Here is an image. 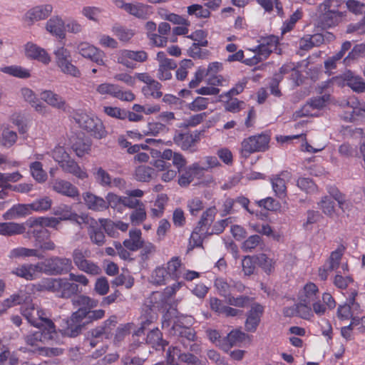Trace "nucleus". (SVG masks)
<instances>
[{
	"label": "nucleus",
	"mask_w": 365,
	"mask_h": 365,
	"mask_svg": "<svg viewBox=\"0 0 365 365\" xmlns=\"http://www.w3.org/2000/svg\"><path fill=\"white\" fill-rule=\"evenodd\" d=\"M153 173V168L146 165H140L135 170V178L138 181L148 182L151 179Z\"/></svg>",
	"instance_id": "53"
},
{
	"label": "nucleus",
	"mask_w": 365,
	"mask_h": 365,
	"mask_svg": "<svg viewBox=\"0 0 365 365\" xmlns=\"http://www.w3.org/2000/svg\"><path fill=\"white\" fill-rule=\"evenodd\" d=\"M11 273L26 280L34 279L30 264H23L12 269Z\"/></svg>",
	"instance_id": "49"
},
{
	"label": "nucleus",
	"mask_w": 365,
	"mask_h": 365,
	"mask_svg": "<svg viewBox=\"0 0 365 365\" xmlns=\"http://www.w3.org/2000/svg\"><path fill=\"white\" fill-rule=\"evenodd\" d=\"M72 304L74 307L91 309L96 307L98 302L89 297L85 295H74L71 299Z\"/></svg>",
	"instance_id": "35"
},
{
	"label": "nucleus",
	"mask_w": 365,
	"mask_h": 365,
	"mask_svg": "<svg viewBox=\"0 0 365 365\" xmlns=\"http://www.w3.org/2000/svg\"><path fill=\"white\" fill-rule=\"evenodd\" d=\"M289 172L284 171L272 180L273 190L279 197H284L286 195L287 187L285 179L289 178Z\"/></svg>",
	"instance_id": "29"
},
{
	"label": "nucleus",
	"mask_w": 365,
	"mask_h": 365,
	"mask_svg": "<svg viewBox=\"0 0 365 365\" xmlns=\"http://www.w3.org/2000/svg\"><path fill=\"white\" fill-rule=\"evenodd\" d=\"M78 52L84 58H88L98 65H103L105 53L87 42H81L77 46Z\"/></svg>",
	"instance_id": "11"
},
{
	"label": "nucleus",
	"mask_w": 365,
	"mask_h": 365,
	"mask_svg": "<svg viewBox=\"0 0 365 365\" xmlns=\"http://www.w3.org/2000/svg\"><path fill=\"white\" fill-rule=\"evenodd\" d=\"M203 131L195 130L193 133L177 131L173 137L174 143L184 151L193 153L197 151V144L200 140Z\"/></svg>",
	"instance_id": "6"
},
{
	"label": "nucleus",
	"mask_w": 365,
	"mask_h": 365,
	"mask_svg": "<svg viewBox=\"0 0 365 365\" xmlns=\"http://www.w3.org/2000/svg\"><path fill=\"white\" fill-rule=\"evenodd\" d=\"M24 293L26 299L21 302L19 304L22 315L33 326L38 328L53 329L54 323L46 317V313L39 309L34 304L31 302V297L24 290H19Z\"/></svg>",
	"instance_id": "1"
},
{
	"label": "nucleus",
	"mask_w": 365,
	"mask_h": 365,
	"mask_svg": "<svg viewBox=\"0 0 365 365\" xmlns=\"http://www.w3.org/2000/svg\"><path fill=\"white\" fill-rule=\"evenodd\" d=\"M84 313L83 308H78L77 311L71 314L63 326L62 332L63 335L69 337H76L85 329L88 324Z\"/></svg>",
	"instance_id": "5"
},
{
	"label": "nucleus",
	"mask_w": 365,
	"mask_h": 365,
	"mask_svg": "<svg viewBox=\"0 0 365 365\" xmlns=\"http://www.w3.org/2000/svg\"><path fill=\"white\" fill-rule=\"evenodd\" d=\"M145 29L147 30L148 37L152 44L158 46H165L168 42V38L165 36H162L155 33L156 30V24L153 21H148L145 24Z\"/></svg>",
	"instance_id": "26"
},
{
	"label": "nucleus",
	"mask_w": 365,
	"mask_h": 365,
	"mask_svg": "<svg viewBox=\"0 0 365 365\" xmlns=\"http://www.w3.org/2000/svg\"><path fill=\"white\" fill-rule=\"evenodd\" d=\"M35 257L38 259H43L44 255L42 253H40L38 250H36V248L30 249L24 247H18L16 248L12 249L9 254V257L10 259H16V258H25Z\"/></svg>",
	"instance_id": "22"
},
{
	"label": "nucleus",
	"mask_w": 365,
	"mask_h": 365,
	"mask_svg": "<svg viewBox=\"0 0 365 365\" xmlns=\"http://www.w3.org/2000/svg\"><path fill=\"white\" fill-rule=\"evenodd\" d=\"M21 95L24 100L29 102L34 109L41 113L45 114L47 111V106H45L35 95L31 89L24 88L21 90Z\"/></svg>",
	"instance_id": "20"
},
{
	"label": "nucleus",
	"mask_w": 365,
	"mask_h": 365,
	"mask_svg": "<svg viewBox=\"0 0 365 365\" xmlns=\"http://www.w3.org/2000/svg\"><path fill=\"white\" fill-rule=\"evenodd\" d=\"M17 140V134L16 132L9 128L3 130L1 133V143L6 148L11 147Z\"/></svg>",
	"instance_id": "55"
},
{
	"label": "nucleus",
	"mask_w": 365,
	"mask_h": 365,
	"mask_svg": "<svg viewBox=\"0 0 365 365\" xmlns=\"http://www.w3.org/2000/svg\"><path fill=\"white\" fill-rule=\"evenodd\" d=\"M328 193L337 202L339 208L344 212L349 207V202L345 195L339 191V190L333 185L327 187Z\"/></svg>",
	"instance_id": "36"
},
{
	"label": "nucleus",
	"mask_w": 365,
	"mask_h": 365,
	"mask_svg": "<svg viewBox=\"0 0 365 365\" xmlns=\"http://www.w3.org/2000/svg\"><path fill=\"white\" fill-rule=\"evenodd\" d=\"M71 148L77 156L82 157L88 153L91 149V143L89 140L82 137H72L71 138Z\"/></svg>",
	"instance_id": "25"
},
{
	"label": "nucleus",
	"mask_w": 365,
	"mask_h": 365,
	"mask_svg": "<svg viewBox=\"0 0 365 365\" xmlns=\"http://www.w3.org/2000/svg\"><path fill=\"white\" fill-rule=\"evenodd\" d=\"M85 204L88 209L94 211H103L107 209L106 200L91 192H86L83 195Z\"/></svg>",
	"instance_id": "21"
},
{
	"label": "nucleus",
	"mask_w": 365,
	"mask_h": 365,
	"mask_svg": "<svg viewBox=\"0 0 365 365\" xmlns=\"http://www.w3.org/2000/svg\"><path fill=\"white\" fill-rule=\"evenodd\" d=\"M53 213L54 215L58 216L57 218L60 220V222L62 220L71 221V220L78 219V214L73 210L72 207L66 204H61L55 207L53 210Z\"/></svg>",
	"instance_id": "28"
},
{
	"label": "nucleus",
	"mask_w": 365,
	"mask_h": 365,
	"mask_svg": "<svg viewBox=\"0 0 365 365\" xmlns=\"http://www.w3.org/2000/svg\"><path fill=\"white\" fill-rule=\"evenodd\" d=\"M216 212L217 211L215 207L208 208L205 212L202 213L200 220L198 222L197 227L202 229L203 227L210 225L215 220Z\"/></svg>",
	"instance_id": "56"
},
{
	"label": "nucleus",
	"mask_w": 365,
	"mask_h": 365,
	"mask_svg": "<svg viewBox=\"0 0 365 365\" xmlns=\"http://www.w3.org/2000/svg\"><path fill=\"white\" fill-rule=\"evenodd\" d=\"M46 29L48 32L63 38L65 37V26L61 19L58 16L50 19L46 23Z\"/></svg>",
	"instance_id": "32"
},
{
	"label": "nucleus",
	"mask_w": 365,
	"mask_h": 365,
	"mask_svg": "<svg viewBox=\"0 0 365 365\" xmlns=\"http://www.w3.org/2000/svg\"><path fill=\"white\" fill-rule=\"evenodd\" d=\"M297 315L304 319H310L314 315L311 309V305L302 300L296 304Z\"/></svg>",
	"instance_id": "60"
},
{
	"label": "nucleus",
	"mask_w": 365,
	"mask_h": 365,
	"mask_svg": "<svg viewBox=\"0 0 365 365\" xmlns=\"http://www.w3.org/2000/svg\"><path fill=\"white\" fill-rule=\"evenodd\" d=\"M346 84L353 91L356 92L365 91V83L359 76H354L351 73L346 75Z\"/></svg>",
	"instance_id": "47"
},
{
	"label": "nucleus",
	"mask_w": 365,
	"mask_h": 365,
	"mask_svg": "<svg viewBox=\"0 0 365 365\" xmlns=\"http://www.w3.org/2000/svg\"><path fill=\"white\" fill-rule=\"evenodd\" d=\"M30 171L32 177L38 182H43L47 179V174L43 169L41 162L35 161L30 164Z\"/></svg>",
	"instance_id": "40"
},
{
	"label": "nucleus",
	"mask_w": 365,
	"mask_h": 365,
	"mask_svg": "<svg viewBox=\"0 0 365 365\" xmlns=\"http://www.w3.org/2000/svg\"><path fill=\"white\" fill-rule=\"evenodd\" d=\"M54 54L56 58L58 66L64 73L77 77L80 75L78 69L71 63L70 51L64 47H60L55 51Z\"/></svg>",
	"instance_id": "9"
},
{
	"label": "nucleus",
	"mask_w": 365,
	"mask_h": 365,
	"mask_svg": "<svg viewBox=\"0 0 365 365\" xmlns=\"http://www.w3.org/2000/svg\"><path fill=\"white\" fill-rule=\"evenodd\" d=\"M59 166L64 172L71 173L80 179H84L87 177L86 173L82 170L78 163L70 156L63 161Z\"/></svg>",
	"instance_id": "23"
},
{
	"label": "nucleus",
	"mask_w": 365,
	"mask_h": 365,
	"mask_svg": "<svg viewBox=\"0 0 365 365\" xmlns=\"http://www.w3.org/2000/svg\"><path fill=\"white\" fill-rule=\"evenodd\" d=\"M339 0H325L319 5V22L323 28L337 26L346 16V12L339 11Z\"/></svg>",
	"instance_id": "2"
},
{
	"label": "nucleus",
	"mask_w": 365,
	"mask_h": 365,
	"mask_svg": "<svg viewBox=\"0 0 365 365\" xmlns=\"http://www.w3.org/2000/svg\"><path fill=\"white\" fill-rule=\"evenodd\" d=\"M39 330L34 333L29 334L24 336L25 342L27 345L32 346L33 351H37L39 354V347H42L41 344H46L53 340L56 336L55 324L53 329L38 328Z\"/></svg>",
	"instance_id": "7"
},
{
	"label": "nucleus",
	"mask_w": 365,
	"mask_h": 365,
	"mask_svg": "<svg viewBox=\"0 0 365 365\" xmlns=\"http://www.w3.org/2000/svg\"><path fill=\"white\" fill-rule=\"evenodd\" d=\"M271 137L267 133L251 135L241 143V155L247 158L254 153L264 152L269 148Z\"/></svg>",
	"instance_id": "4"
},
{
	"label": "nucleus",
	"mask_w": 365,
	"mask_h": 365,
	"mask_svg": "<svg viewBox=\"0 0 365 365\" xmlns=\"http://www.w3.org/2000/svg\"><path fill=\"white\" fill-rule=\"evenodd\" d=\"M58 283L59 278H46L41 280L38 284L36 285V290L39 292L48 291L52 292H57Z\"/></svg>",
	"instance_id": "41"
},
{
	"label": "nucleus",
	"mask_w": 365,
	"mask_h": 365,
	"mask_svg": "<svg viewBox=\"0 0 365 365\" xmlns=\"http://www.w3.org/2000/svg\"><path fill=\"white\" fill-rule=\"evenodd\" d=\"M342 135L345 138H356L360 141L365 142L363 130L360 128H353L352 126H346L341 130Z\"/></svg>",
	"instance_id": "51"
},
{
	"label": "nucleus",
	"mask_w": 365,
	"mask_h": 365,
	"mask_svg": "<svg viewBox=\"0 0 365 365\" xmlns=\"http://www.w3.org/2000/svg\"><path fill=\"white\" fill-rule=\"evenodd\" d=\"M298 187L307 193H314L317 191V187L312 179L308 178H299L297 183Z\"/></svg>",
	"instance_id": "61"
},
{
	"label": "nucleus",
	"mask_w": 365,
	"mask_h": 365,
	"mask_svg": "<svg viewBox=\"0 0 365 365\" xmlns=\"http://www.w3.org/2000/svg\"><path fill=\"white\" fill-rule=\"evenodd\" d=\"M41 99L56 109L66 111L68 108L65 99L51 91H43L41 93Z\"/></svg>",
	"instance_id": "15"
},
{
	"label": "nucleus",
	"mask_w": 365,
	"mask_h": 365,
	"mask_svg": "<svg viewBox=\"0 0 365 365\" xmlns=\"http://www.w3.org/2000/svg\"><path fill=\"white\" fill-rule=\"evenodd\" d=\"M53 6L50 4L38 6L29 10L26 14V20L32 24L47 18L52 12Z\"/></svg>",
	"instance_id": "17"
},
{
	"label": "nucleus",
	"mask_w": 365,
	"mask_h": 365,
	"mask_svg": "<svg viewBox=\"0 0 365 365\" xmlns=\"http://www.w3.org/2000/svg\"><path fill=\"white\" fill-rule=\"evenodd\" d=\"M31 213L29 204H17L7 210L3 217L5 220H11L24 217Z\"/></svg>",
	"instance_id": "18"
},
{
	"label": "nucleus",
	"mask_w": 365,
	"mask_h": 365,
	"mask_svg": "<svg viewBox=\"0 0 365 365\" xmlns=\"http://www.w3.org/2000/svg\"><path fill=\"white\" fill-rule=\"evenodd\" d=\"M36 224L41 225L43 228L50 227L57 229L60 220L55 217H38L35 218Z\"/></svg>",
	"instance_id": "62"
},
{
	"label": "nucleus",
	"mask_w": 365,
	"mask_h": 365,
	"mask_svg": "<svg viewBox=\"0 0 365 365\" xmlns=\"http://www.w3.org/2000/svg\"><path fill=\"white\" fill-rule=\"evenodd\" d=\"M95 180L102 187H108L111 183V175L103 168L97 167L93 169Z\"/></svg>",
	"instance_id": "38"
},
{
	"label": "nucleus",
	"mask_w": 365,
	"mask_h": 365,
	"mask_svg": "<svg viewBox=\"0 0 365 365\" xmlns=\"http://www.w3.org/2000/svg\"><path fill=\"white\" fill-rule=\"evenodd\" d=\"M347 9L355 15H361L365 9V4L357 0H348L346 2Z\"/></svg>",
	"instance_id": "64"
},
{
	"label": "nucleus",
	"mask_w": 365,
	"mask_h": 365,
	"mask_svg": "<svg viewBox=\"0 0 365 365\" xmlns=\"http://www.w3.org/2000/svg\"><path fill=\"white\" fill-rule=\"evenodd\" d=\"M24 225L25 227L27 226L29 227L26 232L28 237L34 239V245L40 242L41 240L47 237L49 235L48 231L46 228H43L41 225H38V223L36 225L35 218H29Z\"/></svg>",
	"instance_id": "12"
},
{
	"label": "nucleus",
	"mask_w": 365,
	"mask_h": 365,
	"mask_svg": "<svg viewBox=\"0 0 365 365\" xmlns=\"http://www.w3.org/2000/svg\"><path fill=\"white\" fill-rule=\"evenodd\" d=\"M175 334L179 335L178 341L180 344H185V340L188 342H195L196 339V332L190 327H180L178 324L173 326Z\"/></svg>",
	"instance_id": "30"
},
{
	"label": "nucleus",
	"mask_w": 365,
	"mask_h": 365,
	"mask_svg": "<svg viewBox=\"0 0 365 365\" xmlns=\"http://www.w3.org/2000/svg\"><path fill=\"white\" fill-rule=\"evenodd\" d=\"M111 31L119 41L124 43L128 42L135 34L132 29L119 24H115L112 27Z\"/></svg>",
	"instance_id": "37"
},
{
	"label": "nucleus",
	"mask_w": 365,
	"mask_h": 365,
	"mask_svg": "<svg viewBox=\"0 0 365 365\" xmlns=\"http://www.w3.org/2000/svg\"><path fill=\"white\" fill-rule=\"evenodd\" d=\"M318 206L326 215L331 216L334 213V202L328 196L322 197Z\"/></svg>",
	"instance_id": "58"
},
{
	"label": "nucleus",
	"mask_w": 365,
	"mask_h": 365,
	"mask_svg": "<svg viewBox=\"0 0 365 365\" xmlns=\"http://www.w3.org/2000/svg\"><path fill=\"white\" fill-rule=\"evenodd\" d=\"M0 71L4 73L21 78H26L30 76L29 70L18 66H5L1 68Z\"/></svg>",
	"instance_id": "45"
},
{
	"label": "nucleus",
	"mask_w": 365,
	"mask_h": 365,
	"mask_svg": "<svg viewBox=\"0 0 365 365\" xmlns=\"http://www.w3.org/2000/svg\"><path fill=\"white\" fill-rule=\"evenodd\" d=\"M146 216L145 205L141 204L132 211L130 215V220L133 225H138L146 219Z\"/></svg>",
	"instance_id": "48"
},
{
	"label": "nucleus",
	"mask_w": 365,
	"mask_h": 365,
	"mask_svg": "<svg viewBox=\"0 0 365 365\" xmlns=\"http://www.w3.org/2000/svg\"><path fill=\"white\" fill-rule=\"evenodd\" d=\"M247 334L240 330H233L230 331L226 337L223 339L222 348L227 351L230 347L237 346L240 343L245 340Z\"/></svg>",
	"instance_id": "24"
},
{
	"label": "nucleus",
	"mask_w": 365,
	"mask_h": 365,
	"mask_svg": "<svg viewBox=\"0 0 365 365\" xmlns=\"http://www.w3.org/2000/svg\"><path fill=\"white\" fill-rule=\"evenodd\" d=\"M26 55L29 58L36 59L43 63H48L51 61L50 57L46 51L36 44L28 43L26 45Z\"/></svg>",
	"instance_id": "19"
},
{
	"label": "nucleus",
	"mask_w": 365,
	"mask_h": 365,
	"mask_svg": "<svg viewBox=\"0 0 365 365\" xmlns=\"http://www.w3.org/2000/svg\"><path fill=\"white\" fill-rule=\"evenodd\" d=\"M162 85L155 80H153L150 84L143 87V93L146 96H152L154 98H160L163 96V93L160 91Z\"/></svg>",
	"instance_id": "42"
},
{
	"label": "nucleus",
	"mask_w": 365,
	"mask_h": 365,
	"mask_svg": "<svg viewBox=\"0 0 365 365\" xmlns=\"http://www.w3.org/2000/svg\"><path fill=\"white\" fill-rule=\"evenodd\" d=\"M24 223L1 222L0 223V235L11 236L23 234L26 232Z\"/></svg>",
	"instance_id": "27"
},
{
	"label": "nucleus",
	"mask_w": 365,
	"mask_h": 365,
	"mask_svg": "<svg viewBox=\"0 0 365 365\" xmlns=\"http://www.w3.org/2000/svg\"><path fill=\"white\" fill-rule=\"evenodd\" d=\"M58 293H60V297L65 299L73 297L74 295L81 293V289L79 285L70 282L67 279L59 278V283L58 287Z\"/></svg>",
	"instance_id": "16"
},
{
	"label": "nucleus",
	"mask_w": 365,
	"mask_h": 365,
	"mask_svg": "<svg viewBox=\"0 0 365 365\" xmlns=\"http://www.w3.org/2000/svg\"><path fill=\"white\" fill-rule=\"evenodd\" d=\"M52 189L63 195L75 199L79 197L78 188L70 182L57 179L52 183Z\"/></svg>",
	"instance_id": "13"
},
{
	"label": "nucleus",
	"mask_w": 365,
	"mask_h": 365,
	"mask_svg": "<svg viewBox=\"0 0 365 365\" xmlns=\"http://www.w3.org/2000/svg\"><path fill=\"white\" fill-rule=\"evenodd\" d=\"M22 178L19 172H14L12 173H0V187L1 188H13L14 186L9 184L10 182H17Z\"/></svg>",
	"instance_id": "43"
},
{
	"label": "nucleus",
	"mask_w": 365,
	"mask_h": 365,
	"mask_svg": "<svg viewBox=\"0 0 365 365\" xmlns=\"http://www.w3.org/2000/svg\"><path fill=\"white\" fill-rule=\"evenodd\" d=\"M96 91L100 95H109L123 101L131 102L135 100V95L130 91H123L117 84L104 83L98 85Z\"/></svg>",
	"instance_id": "8"
},
{
	"label": "nucleus",
	"mask_w": 365,
	"mask_h": 365,
	"mask_svg": "<svg viewBox=\"0 0 365 365\" xmlns=\"http://www.w3.org/2000/svg\"><path fill=\"white\" fill-rule=\"evenodd\" d=\"M255 263L262 267V269L266 272H270L273 268L272 260L267 257L265 254H260L255 255Z\"/></svg>",
	"instance_id": "59"
},
{
	"label": "nucleus",
	"mask_w": 365,
	"mask_h": 365,
	"mask_svg": "<svg viewBox=\"0 0 365 365\" xmlns=\"http://www.w3.org/2000/svg\"><path fill=\"white\" fill-rule=\"evenodd\" d=\"M48 274L61 275L67 274L73 268L72 260L66 257H52L47 259Z\"/></svg>",
	"instance_id": "10"
},
{
	"label": "nucleus",
	"mask_w": 365,
	"mask_h": 365,
	"mask_svg": "<svg viewBox=\"0 0 365 365\" xmlns=\"http://www.w3.org/2000/svg\"><path fill=\"white\" fill-rule=\"evenodd\" d=\"M91 255V252L88 248L78 247L76 248L72 252V258L74 264L78 267L81 266L84 262L88 260Z\"/></svg>",
	"instance_id": "39"
},
{
	"label": "nucleus",
	"mask_w": 365,
	"mask_h": 365,
	"mask_svg": "<svg viewBox=\"0 0 365 365\" xmlns=\"http://www.w3.org/2000/svg\"><path fill=\"white\" fill-rule=\"evenodd\" d=\"M73 118L82 129L86 130L93 138L102 139L106 137L107 131L99 118L82 112L75 113Z\"/></svg>",
	"instance_id": "3"
},
{
	"label": "nucleus",
	"mask_w": 365,
	"mask_h": 365,
	"mask_svg": "<svg viewBox=\"0 0 365 365\" xmlns=\"http://www.w3.org/2000/svg\"><path fill=\"white\" fill-rule=\"evenodd\" d=\"M263 312L264 308L259 304H255L252 306L247 313V317L245 322V329L247 331H255L257 329Z\"/></svg>",
	"instance_id": "14"
},
{
	"label": "nucleus",
	"mask_w": 365,
	"mask_h": 365,
	"mask_svg": "<svg viewBox=\"0 0 365 365\" xmlns=\"http://www.w3.org/2000/svg\"><path fill=\"white\" fill-rule=\"evenodd\" d=\"M91 242L98 245L102 246L106 242V237L101 228L91 227L88 231Z\"/></svg>",
	"instance_id": "57"
},
{
	"label": "nucleus",
	"mask_w": 365,
	"mask_h": 365,
	"mask_svg": "<svg viewBox=\"0 0 365 365\" xmlns=\"http://www.w3.org/2000/svg\"><path fill=\"white\" fill-rule=\"evenodd\" d=\"M168 276L166 268L157 267L152 273L151 282L157 285L164 284Z\"/></svg>",
	"instance_id": "52"
},
{
	"label": "nucleus",
	"mask_w": 365,
	"mask_h": 365,
	"mask_svg": "<svg viewBox=\"0 0 365 365\" xmlns=\"http://www.w3.org/2000/svg\"><path fill=\"white\" fill-rule=\"evenodd\" d=\"M351 99V108L352 114H350L345 116V120L348 122H352L356 120L358 118H364L365 117V108L357 106L358 102L355 101L354 98Z\"/></svg>",
	"instance_id": "50"
},
{
	"label": "nucleus",
	"mask_w": 365,
	"mask_h": 365,
	"mask_svg": "<svg viewBox=\"0 0 365 365\" xmlns=\"http://www.w3.org/2000/svg\"><path fill=\"white\" fill-rule=\"evenodd\" d=\"M78 269L91 275H98L101 273V269L92 261L84 262Z\"/></svg>",
	"instance_id": "63"
},
{
	"label": "nucleus",
	"mask_w": 365,
	"mask_h": 365,
	"mask_svg": "<svg viewBox=\"0 0 365 365\" xmlns=\"http://www.w3.org/2000/svg\"><path fill=\"white\" fill-rule=\"evenodd\" d=\"M145 341L151 344L155 349H164L168 345V342L163 339L162 333L156 328L150 330L147 334Z\"/></svg>",
	"instance_id": "33"
},
{
	"label": "nucleus",
	"mask_w": 365,
	"mask_h": 365,
	"mask_svg": "<svg viewBox=\"0 0 365 365\" xmlns=\"http://www.w3.org/2000/svg\"><path fill=\"white\" fill-rule=\"evenodd\" d=\"M52 200L48 197H44L30 203L31 212H45L48 210L52 205Z\"/></svg>",
	"instance_id": "46"
},
{
	"label": "nucleus",
	"mask_w": 365,
	"mask_h": 365,
	"mask_svg": "<svg viewBox=\"0 0 365 365\" xmlns=\"http://www.w3.org/2000/svg\"><path fill=\"white\" fill-rule=\"evenodd\" d=\"M177 67V63L175 62H169L167 63L159 64L158 70V78L161 81L169 80L172 78L171 71Z\"/></svg>",
	"instance_id": "44"
},
{
	"label": "nucleus",
	"mask_w": 365,
	"mask_h": 365,
	"mask_svg": "<svg viewBox=\"0 0 365 365\" xmlns=\"http://www.w3.org/2000/svg\"><path fill=\"white\" fill-rule=\"evenodd\" d=\"M130 238L124 240L123 245L130 251L139 250L144 242L141 238V231L140 230H131L129 232Z\"/></svg>",
	"instance_id": "31"
},
{
	"label": "nucleus",
	"mask_w": 365,
	"mask_h": 365,
	"mask_svg": "<svg viewBox=\"0 0 365 365\" xmlns=\"http://www.w3.org/2000/svg\"><path fill=\"white\" fill-rule=\"evenodd\" d=\"M318 293L319 289L316 284L308 283L304 286L303 294L300 296L299 300L311 305L313 302L319 298Z\"/></svg>",
	"instance_id": "34"
},
{
	"label": "nucleus",
	"mask_w": 365,
	"mask_h": 365,
	"mask_svg": "<svg viewBox=\"0 0 365 365\" xmlns=\"http://www.w3.org/2000/svg\"><path fill=\"white\" fill-rule=\"evenodd\" d=\"M252 51L257 54L252 59L253 63H257L262 60H265L274 51H269V48L260 43Z\"/></svg>",
	"instance_id": "54"
}]
</instances>
